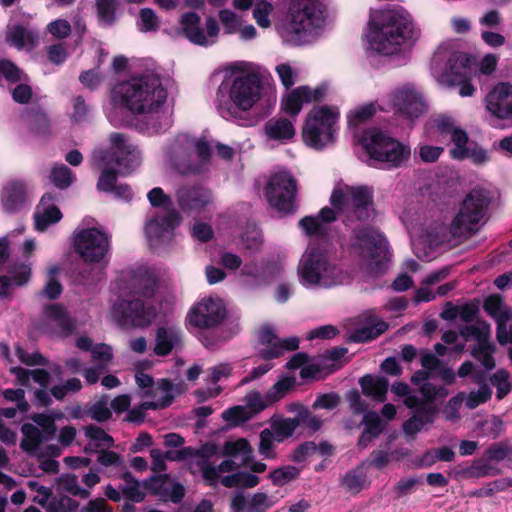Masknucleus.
I'll list each match as a JSON object with an SVG mask.
<instances>
[{
    "instance_id": "obj_1",
    "label": "nucleus",
    "mask_w": 512,
    "mask_h": 512,
    "mask_svg": "<svg viewBox=\"0 0 512 512\" xmlns=\"http://www.w3.org/2000/svg\"><path fill=\"white\" fill-rule=\"evenodd\" d=\"M167 95L155 69L134 75L113 88L112 102L119 107L115 106L108 113V119L114 126L129 125V120L118 116L126 108L140 116L135 123L138 132L147 136L165 133L172 126L171 114L165 108Z\"/></svg>"
},
{
    "instance_id": "obj_2",
    "label": "nucleus",
    "mask_w": 512,
    "mask_h": 512,
    "mask_svg": "<svg viewBox=\"0 0 512 512\" xmlns=\"http://www.w3.org/2000/svg\"><path fill=\"white\" fill-rule=\"evenodd\" d=\"M330 203L332 208L324 207L316 216H306L299 221V227L305 234L324 238L337 216L346 225L366 222L375 216L373 189L365 185L337 184L331 193Z\"/></svg>"
},
{
    "instance_id": "obj_3",
    "label": "nucleus",
    "mask_w": 512,
    "mask_h": 512,
    "mask_svg": "<svg viewBox=\"0 0 512 512\" xmlns=\"http://www.w3.org/2000/svg\"><path fill=\"white\" fill-rule=\"evenodd\" d=\"M110 148L98 149L92 154V164L101 170L97 182L99 191L113 193L118 200L130 201L133 191L127 184H117V175H128L141 164V152L121 133L110 135Z\"/></svg>"
},
{
    "instance_id": "obj_4",
    "label": "nucleus",
    "mask_w": 512,
    "mask_h": 512,
    "mask_svg": "<svg viewBox=\"0 0 512 512\" xmlns=\"http://www.w3.org/2000/svg\"><path fill=\"white\" fill-rule=\"evenodd\" d=\"M262 94L263 84L258 74H227L217 88L214 105L223 119L245 125L243 113L250 111Z\"/></svg>"
},
{
    "instance_id": "obj_5",
    "label": "nucleus",
    "mask_w": 512,
    "mask_h": 512,
    "mask_svg": "<svg viewBox=\"0 0 512 512\" xmlns=\"http://www.w3.org/2000/svg\"><path fill=\"white\" fill-rule=\"evenodd\" d=\"M417 31L412 19L403 8H390L375 12L369 21L366 34L369 48L381 55L398 53L410 45Z\"/></svg>"
},
{
    "instance_id": "obj_6",
    "label": "nucleus",
    "mask_w": 512,
    "mask_h": 512,
    "mask_svg": "<svg viewBox=\"0 0 512 512\" xmlns=\"http://www.w3.org/2000/svg\"><path fill=\"white\" fill-rule=\"evenodd\" d=\"M297 276L299 283L308 290L331 289L352 281L351 273L316 241L309 243L302 254Z\"/></svg>"
},
{
    "instance_id": "obj_7",
    "label": "nucleus",
    "mask_w": 512,
    "mask_h": 512,
    "mask_svg": "<svg viewBox=\"0 0 512 512\" xmlns=\"http://www.w3.org/2000/svg\"><path fill=\"white\" fill-rule=\"evenodd\" d=\"M325 9L318 0H294L279 27L283 41L292 46L314 42L322 33Z\"/></svg>"
},
{
    "instance_id": "obj_8",
    "label": "nucleus",
    "mask_w": 512,
    "mask_h": 512,
    "mask_svg": "<svg viewBox=\"0 0 512 512\" xmlns=\"http://www.w3.org/2000/svg\"><path fill=\"white\" fill-rule=\"evenodd\" d=\"M213 143L205 136L179 133L163 150L165 160L183 175H201L209 170Z\"/></svg>"
},
{
    "instance_id": "obj_9",
    "label": "nucleus",
    "mask_w": 512,
    "mask_h": 512,
    "mask_svg": "<svg viewBox=\"0 0 512 512\" xmlns=\"http://www.w3.org/2000/svg\"><path fill=\"white\" fill-rule=\"evenodd\" d=\"M431 74L441 84L459 86L462 97H470L476 88L471 83V59L454 49L452 43L441 44L431 60Z\"/></svg>"
},
{
    "instance_id": "obj_10",
    "label": "nucleus",
    "mask_w": 512,
    "mask_h": 512,
    "mask_svg": "<svg viewBox=\"0 0 512 512\" xmlns=\"http://www.w3.org/2000/svg\"><path fill=\"white\" fill-rule=\"evenodd\" d=\"M358 142L369 157V165L393 169L405 165L411 155L410 147L377 128H369L363 131L361 136L355 134Z\"/></svg>"
},
{
    "instance_id": "obj_11",
    "label": "nucleus",
    "mask_w": 512,
    "mask_h": 512,
    "mask_svg": "<svg viewBox=\"0 0 512 512\" xmlns=\"http://www.w3.org/2000/svg\"><path fill=\"white\" fill-rule=\"evenodd\" d=\"M339 120L338 107L330 105L314 106L306 115L303 124L302 138L304 143L318 151L332 146L339 134Z\"/></svg>"
},
{
    "instance_id": "obj_12",
    "label": "nucleus",
    "mask_w": 512,
    "mask_h": 512,
    "mask_svg": "<svg viewBox=\"0 0 512 512\" xmlns=\"http://www.w3.org/2000/svg\"><path fill=\"white\" fill-rule=\"evenodd\" d=\"M491 201L492 194L488 189L483 187L472 189L450 224L451 236L461 240L475 234L483 224Z\"/></svg>"
},
{
    "instance_id": "obj_13",
    "label": "nucleus",
    "mask_w": 512,
    "mask_h": 512,
    "mask_svg": "<svg viewBox=\"0 0 512 512\" xmlns=\"http://www.w3.org/2000/svg\"><path fill=\"white\" fill-rule=\"evenodd\" d=\"M438 132L444 138H449L452 147L450 157L454 160H471L475 165H482L489 161L488 152L475 141L469 139L467 132L451 116L441 115L435 121Z\"/></svg>"
},
{
    "instance_id": "obj_14",
    "label": "nucleus",
    "mask_w": 512,
    "mask_h": 512,
    "mask_svg": "<svg viewBox=\"0 0 512 512\" xmlns=\"http://www.w3.org/2000/svg\"><path fill=\"white\" fill-rule=\"evenodd\" d=\"M353 247L369 261V270L372 274L384 272L391 254L388 241L382 232L367 226L356 228Z\"/></svg>"
},
{
    "instance_id": "obj_15",
    "label": "nucleus",
    "mask_w": 512,
    "mask_h": 512,
    "mask_svg": "<svg viewBox=\"0 0 512 512\" xmlns=\"http://www.w3.org/2000/svg\"><path fill=\"white\" fill-rule=\"evenodd\" d=\"M73 248L84 263L105 266L110 258V236L95 227H78L73 234Z\"/></svg>"
},
{
    "instance_id": "obj_16",
    "label": "nucleus",
    "mask_w": 512,
    "mask_h": 512,
    "mask_svg": "<svg viewBox=\"0 0 512 512\" xmlns=\"http://www.w3.org/2000/svg\"><path fill=\"white\" fill-rule=\"evenodd\" d=\"M203 479L210 486L221 483L227 488H253L259 483V478L249 472L237 471L238 465L232 459L223 460L219 465H212L206 459L198 461Z\"/></svg>"
},
{
    "instance_id": "obj_17",
    "label": "nucleus",
    "mask_w": 512,
    "mask_h": 512,
    "mask_svg": "<svg viewBox=\"0 0 512 512\" xmlns=\"http://www.w3.org/2000/svg\"><path fill=\"white\" fill-rule=\"evenodd\" d=\"M296 180L287 171L272 174L264 188L267 202L279 213L290 214L296 210Z\"/></svg>"
},
{
    "instance_id": "obj_18",
    "label": "nucleus",
    "mask_w": 512,
    "mask_h": 512,
    "mask_svg": "<svg viewBox=\"0 0 512 512\" xmlns=\"http://www.w3.org/2000/svg\"><path fill=\"white\" fill-rule=\"evenodd\" d=\"M111 315L124 328L146 327L153 322L157 311L153 305L144 303L139 298H119L112 305Z\"/></svg>"
},
{
    "instance_id": "obj_19",
    "label": "nucleus",
    "mask_w": 512,
    "mask_h": 512,
    "mask_svg": "<svg viewBox=\"0 0 512 512\" xmlns=\"http://www.w3.org/2000/svg\"><path fill=\"white\" fill-rule=\"evenodd\" d=\"M388 108L396 115L414 121L426 111V103L421 92L413 84H404L392 91L387 98Z\"/></svg>"
},
{
    "instance_id": "obj_20",
    "label": "nucleus",
    "mask_w": 512,
    "mask_h": 512,
    "mask_svg": "<svg viewBox=\"0 0 512 512\" xmlns=\"http://www.w3.org/2000/svg\"><path fill=\"white\" fill-rule=\"evenodd\" d=\"M32 420L41 429L32 424H24L21 447L27 452L37 454L41 451L44 442L51 440L56 434L55 417L48 412L37 413L32 416Z\"/></svg>"
},
{
    "instance_id": "obj_21",
    "label": "nucleus",
    "mask_w": 512,
    "mask_h": 512,
    "mask_svg": "<svg viewBox=\"0 0 512 512\" xmlns=\"http://www.w3.org/2000/svg\"><path fill=\"white\" fill-rule=\"evenodd\" d=\"M180 25L185 37L193 44L207 47L217 42L220 28L213 17L206 18L204 30L200 16L195 12H187L181 16Z\"/></svg>"
},
{
    "instance_id": "obj_22",
    "label": "nucleus",
    "mask_w": 512,
    "mask_h": 512,
    "mask_svg": "<svg viewBox=\"0 0 512 512\" xmlns=\"http://www.w3.org/2000/svg\"><path fill=\"white\" fill-rule=\"evenodd\" d=\"M226 316V308L218 297H204L197 302L187 315V322L196 328H212L219 325Z\"/></svg>"
},
{
    "instance_id": "obj_23",
    "label": "nucleus",
    "mask_w": 512,
    "mask_h": 512,
    "mask_svg": "<svg viewBox=\"0 0 512 512\" xmlns=\"http://www.w3.org/2000/svg\"><path fill=\"white\" fill-rule=\"evenodd\" d=\"M460 335L465 340L474 339L476 345L473 348L472 355L476 358L486 370H492L495 367L493 353L495 346L490 342V326L485 322H477L473 325H466L460 329Z\"/></svg>"
},
{
    "instance_id": "obj_24",
    "label": "nucleus",
    "mask_w": 512,
    "mask_h": 512,
    "mask_svg": "<svg viewBox=\"0 0 512 512\" xmlns=\"http://www.w3.org/2000/svg\"><path fill=\"white\" fill-rule=\"evenodd\" d=\"M408 229L413 252L420 260L431 261L437 256L438 248L448 242L446 228L442 225H435L421 234L413 226Z\"/></svg>"
},
{
    "instance_id": "obj_25",
    "label": "nucleus",
    "mask_w": 512,
    "mask_h": 512,
    "mask_svg": "<svg viewBox=\"0 0 512 512\" xmlns=\"http://www.w3.org/2000/svg\"><path fill=\"white\" fill-rule=\"evenodd\" d=\"M157 278L155 274L146 267L124 274L118 284L120 296H142L150 298L156 289Z\"/></svg>"
},
{
    "instance_id": "obj_26",
    "label": "nucleus",
    "mask_w": 512,
    "mask_h": 512,
    "mask_svg": "<svg viewBox=\"0 0 512 512\" xmlns=\"http://www.w3.org/2000/svg\"><path fill=\"white\" fill-rule=\"evenodd\" d=\"M39 329L51 336L66 337L73 333L75 322L63 305L53 303L44 307Z\"/></svg>"
},
{
    "instance_id": "obj_27",
    "label": "nucleus",
    "mask_w": 512,
    "mask_h": 512,
    "mask_svg": "<svg viewBox=\"0 0 512 512\" xmlns=\"http://www.w3.org/2000/svg\"><path fill=\"white\" fill-rule=\"evenodd\" d=\"M178 223L176 212L155 214L149 218L145 224V234L150 246L158 248L168 244L174 236V229Z\"/></svg>"
},
{
    "instance_id": "obj_28",
    "label": "nucleus",
    "mask_w": 512,
    "mask_h": 512,
    "mask_svg": "<svg viewBox=\"0 0 512 512\" xmlns=\"http://www.w3.org/2000/svg\"><path fill=\"white\" fill-rule=\"evenodd\" d=\"M259 341L263 346L259 350V355L266 361L277 358L287 351H293L299 346V339L297 337L292 336L280 339L270 326H264L260 330Z\"/></svg>"
},
{
    "instance_id": "obj_29",
    "label": "nucleus",
    "mask_w": 512,
    "mask_h": 512,
    "mask_svg": "<svg viewBox=\"0 0 512 512\" xmlns=\"http://www.w3.org/2000/svg\"><path fill=\"white\" fill-rule=\"evenodd\" d=\"M327 85L321 84L314 89L309 86H299L282 99V109L292 116L298 115L304 104L319 101L325 97Z\"/></svg>"
},
{
    "instance_id": "obj_30",
    "label": "nucleus",
    "mask_w": 512,
    "mask_h": 512,
    "mask_svg": "<svg viewBox=\"0 0 512 512\" xmlns=\"http://www.w3.org/2000/svg\"><path fill=\"white\" fill-rule=\"evenodd\" d=\"M488 112L499 119H512V85L500 83L485 98Z\"/></svg>"
},
{
    "instance_id": "obj_31",
    "label": "nucleus",
    "mask_w": 512,
    "mask_h": 512,
    "mask_svg": "<svg viewBox=\"0 0 512 512\" xmlns=\"http://www.w3.org/2000/svg\"><path fill=\"white\" fill-rule=\"evenodd\" d=\"M11 372L16 376L17 381L21 386H29L31 380L38 383L42 388L35 391L34 394L36 400L43 406L51 404V391L49 392L45 389L50 379V375L46 370H26L20 367H12Z\"/></svg>"
},
{
    "instance_id": "obj_32",
    "label": "nucleus",
    "mask_w": 512,
    "mask_h": 512,
    "mask_svg": "<svg viewBox=\"0 0 512 512\" xmlns=\"http://www.w3.org/2000/svg\"><path fill=\"white\" fill-rule=\"evenodd\" d=\"M176 197L184 212L198 211L212 201L211 191L203 186H182L177 190Z\"/></svg>"
},
{
    "instance_id": "obj_33",
    "label": "nucleus",
    "mask_w": 512,
    "mask_h": 512,
    "mask_svg": "<svg viewBox=\"0 0 512 512\" xmlns=\"http://www.w3.org/2000/svg\"><path fill=\"white\" fill-rule=\"evenodd\" d=\"M56 196L49 192L42 196L34 213V226L39 232H44L50 225L59 222L62 213L55 204Z\"/></svg>"
},
{
    "instance_id": "obj_34",
    "label": "nucleus",
    "mask_w": 512,
    "mask_h": 512,
    "mask_svg": "<svg viewBox=\"0 0 512 512\" xmlns=\"http://www.w3.org/2000/svg\"><path fill=\"white\" fill-rule=\"evenodd\" d=\"M275 504L272 497L258 492L250 497H246L243 492L234 494L231 500L232 512H264Z\"/></svg>"
},
{
    "instance_id": "obj_35",
    "label": "nucleus",
    "mask_w": 512,
    "mask_h": 512,
    "mask_svg": "<svg viewBox=\"0 0 512 512\" xmlns=\"http://www.w3.org/2000/svg\"><path fill=\"white\" fill-rule=\"evenodd\" d=\"M5 40L17 49H31L38 42L39 34L29 24L9 23L6 29Z\"/></svg>"
},
{
    "instance_id": "obj_36",
    "label": "nucleus",
    "mask_w": 512,
    "mask_h": 512,
    "mask_svg": "<svg viewBox=\"0 0 512 512\" xmlns=\"http://www.w3.org/2000/svg\"><path fill=\"white\" fill-rule=\"evenodd\" d=\"M27 196L26 185L22 180L8 181L1 192L2 208L7 213L19 211L25 204Z\"/></svg>"
},
{
    "instance_id": "obj_37",
    "label": "nucleus",
    "mask_w": 512,
    "mask_h": 512,
    "mask_svg": "<svg viewBox=\"0 0 512 512\" xmlns=\"http://www.w3.org/2000/svg\"><path fill=\"white\" fill-rule=\"evenodd\" d=\"M182 390V384H173L167 379H161L146 398L150 402L147 406L152 407V410L166 408L172 404L175 395L180 394Z\"/></svg>"
},
{
    "instance_id": "obj_38",
    "label": "nucleus",
    "mask_w": 512,
    "mask_h": 512,
    "mask_svg": "<svg viewBox=\"0 0 512 512\" xmlns=\"http://www.w3.org/2000/svg\"><path fill=\"white\" fill-rule=\"evenodd\" d=\"M429 371L424 368L416 371L411 376V382L414 385L420 386L419 392L422 395V401L427 403H434L435 401L444 399L448 395V390L443 385H435L427 380L433 378Z\"/></svg>"
},
{
    "instance_id": "obj_39",
    "label": "nucleus",
    "mask_w": 512,
    "mask_h": 512,
    "mask_svg": "<svg viewBox=\"0 0 512 512\" xmlns=\"http://www.w3.org/2000/svg\"><path fill=\"white\" fill-rule=\"evenodd\" d=\"M415 409L413 415L403 423V432L407 436H415L425 425L433 423L437 413L433 403L425 401H421Z\"/></svg>"
},
{
    "instance_id": "obj_40",
    "label": "nucleus",
    "mask_w": 512,
    "mask_h": 512,
    "mask_svg": "<svg viewBox=\"0 0 512 512\" xmlns=\"http://www.w3.org/2000/svg\"><path fill=\"white\" fill-rule=\"evenodd\" d=\"M182 345V331L178 326L159 327L156 334L154 351L157 355L165 356Z\"/></svg>"
},
{
    "instance_id": "obj_41",
    "label": "nucleus",
    "mask_w": 512,
    "mask_h": 512,
    "mask_svg": "<svg viewBox=\"0 0 512 512\" xmlns=\"http://www.w3.org/2000/svg\"><path fill=\"white\" fill-rule=\"evenodd\" d=\"M84 435L87 439L84 449L86 453H97L114 446L113 437L96 425L90 424L84 427Z\"/></svg>"
},
{
    "instance_id": "obj_42",
    "label": "nucleus",
    "mask_w": 512,
    "mask_h": 512,
    "mask_svg": "<svg viewBox=\"0 0 512 512\" xmlns=\"http://www.w3.org/2000/svg\"><path fill=\"white\" fill-rule=\"evenodd\" d=\"M264 133L268 140L284 143L294 137L295 128L286 118H272L265 123Z\"/></svg>"
},
{
    "instance_id": "obj_43",
    "label": "nucleus",
    "mask_w": 512,
    "mask_h": 512,
    "mask_svg": "<svg viewBox=\"0 0 512 512\" xmlns=\"http://www.w3.org/2000/svg\"><path fill=\"white\" fill-rule=\"evenodd\" d=\"M76 345L81 350L91 351L92 360L100 370H105L108 363L113 358L112 348L109 345L103 343L93 345L91 339L88 337H80Z\"/></svg>"
},
{
    "instance_id": "obj_44",
    "label": "nucleus",
    "mask_w": 512,
    "mask_h": 512,
    "mask_svg": "<svg viewBox=\"0 0 512 512\" xmlns=\"http://www.w3.org/2000/svg\"><path fill=\"white\" fill-rule=\"evenodd\" d=\"M9 273L11 277L0 276V296H7L12 286H22L29 281L31 275V267L28 263L13 265Z\"/></svg>"
},
{
    "instance_id": "obj_45",
    "label": "nucleus",
    "mask_w": 512,
    "mask_h": 512,
    "mask_svg": "<svg viewBox=\"0 0 512 512\" xmlns=\"http://www.w3.org/2000/svg\"><path fill=\"white\" fill-rule=\"evenodd\" d=\"M365 396L376 402H384L389 387L388 380L384 377L366 375L359 381Z\"/></svg>"
},
{
    "instance_id": "obj_46",
    "label": "nucleus",
    "mask_w": 512,
    "mask_h": 512,
    "mask_svg": "<svg viewBox=\"0 0 512 512\" xmlns=\"http://www.w3.org/2000/svg\"><path fill=\"white\" fill-rule=\"evenodd\" d=\"M362 424L364 425V430L359 438L358 445L361 448H366L373 439L382 433L385 425L379 414L374 411H367L364 414Z\"/></svg>"
},
{
    "instance_id": "obj_47",
    "label": "nucleus",
    "mask_w": 512,
    "mask_h": 512,
    "mask_svg": "<svg viewBox=\"0 0 512 512\" xmlns=\"http://www.w3.org/2000/svg\"><path fill=\"white\" fill-rule=\"evenodd\" d=\"M223 453L228 457L238 459L240 464L244 466H247L253 458V449L244 438L226 442Z\"/></svg>"
},
{
    "instance_id": "obj_48",
    "label": "nucleus",
    "mask_w": 512,
    "mask_h": 512,
    "mask_svg": "<svg viewBox=\"0 0 512 512\" xmlns=\"http://www.w3.org/2000/svg\"><path fill=\"white\" fill-rule=\"evenodd\" d=\"M282 268L283 261L278 258L272 263L265 262L262 266L256 263L245 264L241 269V274L255 279H266L269 276L278 274Z\"/></svg>"
},
{
    "instance_id": "obj_49",
    "label": "nucleus",
    "mask_w": 512,
    "mask_h": 512,
    "mask_svg": "<svg viewBox=\"0 0 512 512\" xmlns=\"http://www.w3.org/2000/svg\"><path fill=\"white\" fill-rule=\"evenodd\" d=\"M484 310L496 322L512 320V308L505 305L498 295H490L484 301Z\"/></svg>"
},
{
    "instance_id": "obj_50",
    "label": "nucleus",
    "mask_w": 512,
    "mask_h": 512,
    "mask_svg": "<svg viewBox=\"0 0 512 512\" xmlns=\"http://www.w3.org/2000/svg\"><path fill=\"white\" fill-rule=\"evenodd\" d=\"M152 481L158 489L163 490L162 496L165 497L166 500L177 503L184 497L183 485L169 480L167 476H158L152 478Z\"/></svg>"
},
{
    "instance_id": "obj_51",
    "label": "nucleus",
    "mask_w": 512,
    "mask_h": 512,
    "mask_svg": "<svg viewBox=\"0 0 512 512\" xmlns=\"http://www.w3.org/2000/svg\"><path fill=\"white\" fill-rule=\"evenodd\" d=\"M123 484L120 485L119 489L122 495L135 503H139L145 498V491L141 487L139 481L135 479L130 472H124L122 474Z\"/></svg>"
},
{
    "instance_id": "obj_52",
    "label": "nucleus",
    "mask_w": 512,
    "mask_h": 512,
    "mask_svg": "<svg viewBox=\"0 0 512 512\" xmlns=\"http://www.w3.org/2000/svg\"><path fill=\"white\" fill-rule=\"evenodd\" d=\"M299 426L297 418H278L273 419L271 431L276 437V441L281 442L290 437Z\"/></svg>"
},
{
    "instance_id": "obj_53",
    "label": "nucleus",
    "mask_w": 512,
    "mask_h": 512,
    "mask_svg": "<svg viewBox=\"0 0 512 512\" xmlns=\"http://www.w3.org/2000/svg\"><path fill=\"white\" fill-rule=\"evenodd\" d=\"M376 112V106L373 103H368L356 107L351 110L348 115V125L352 129H357L360 125L370 120Z\"/></svg>"
},
{
    "instance_id": "obj_54",
    "label": "nucleus",
    "mask_w": 512,
    "mask_h": 512,
    "mask_svg": "<svg viewBox=\"0 0 512 512\" xmlns=\"http://www.w3.org/2000/svg\"><path fill=\"white\" fill-rule=\"evenodd\" d=\"M50 181L59 189L69 187L75 180V175L65 164H55L49 174Z\"/></svg>"
},
{
    "instance_id": "obj_55",
    "label": "nucleus",
    "mask_w": 512,
    "mask_h": 512,
    "mask_svg": "<svg viewBox=\"0 0 512 512\" xmlns=\"http://www.w3.org/2000/svg\"><path fill=\"white\" fill-rule=\"evenodd\" d=\"M252 417L253 413H250L249 409L243 405L230 407L222 413V419L230 426H238L247 422Z\"/></svg>"
},
{
    "instance_id": "obj_56",
    "label": "nucleus",
    "mask_w": 512,
    "mask_h": 512,
    "mask_svg": "<svg viewBox=\"0 0 512 512\" xmlns=\"http://www.w3.org/2000/svg\"><path fill=\"white\" fill-rule=\"evenodd\" d=\"M147 197L153 207L160 209L157 214L176 212L173 208V202L171 198L166 195L160 187L153 188L147 194Z\"/></svg>"
},
{
    "instance_id": "obj_57",
    "label": "nucleus",
    "mask_w": 512,
    "mask_h": 512,
    "mask_svg": "<svg viewBox=\"0 0 512 512\" xmlns=\"http://www.w3.org/2000/svg\"><path fill=\"white\" fill-rule=\"evenodd\" d=\"M274 10V6L267 0H256L253 7V18L261 28H269L271 26L270 15Z\"/></svg>"
},
{
    "instance_id": "obj_58",
    "label": "nucleus",
    "mask_w": 512,
    "mask_h": 512,
    "mask_svg": "<svg viewBox=\"0 0 512 512\" xmlns=\"http://www.w3.org/2000/svg\"><path fill=\"white\" fill-rule=\"evenodd\" d=\"M387 328L388 324L385 321L378 320L373 325H366L356 330L354 334V340L358 342H366L372 340L384 333Z\"/></svg>"
},
{
    "instance_id": "obj_59",
    "label": "nucleus",
    "mask_w": 512,
    "mask_h": 512,
    "mask_svg": "<svg viewBox=\"0 0 512 512\" xmlns=\"http://www.w3.org/2000/svg\"><path fill=\"white\" fill-rule=\"evenodd\" d=\"M294 384L295 380L289 377L283 378L275 383L265 394L270 406L284 398Z\"/></svg>"
},
{
    "instance_id": "obj_60",
    "label": "nucleus",
    "mask_w": 512,
    "mask_h": 512,
    "mask_svg": "<svg viewBox=\"0 0 512 512\" xmlns=\"http://www.w3.org/2000/svg\"><path fill=\"white\" fill-rule=\"evenodd\" d=\"M500 471L497 467L491 464V461L486 457L475 461L471 466L466 469V474L470 477L481 478L487 476H495Z\"/></svg>"
},
{
    "instance_id": "obj_61",
    "label": "nucleus",
    "mask_w": 512,
    "mask_h": 512,
    "mask_svg": "<svg viewBox=\"0 0 512 512\" xmlns=\"http://www.w3.org/2000/svg\"><path fill=\"white\" fill-rule=\"evenodd\" d=\"M88 415L98 422L108 420L112 413L109 396L104 395L88 409Z\"/></svg>"
},
{
    "instance_id": "obj_62",
    "label": "nucleus",
    "mask_w": 512,
    "mask_h": 512,
    "mask_svg": "<svg viewBox=\"0 0 512 512\" xmlns=\"http://www.w3.org/2000/svg\"><path fill=\"white\" fill-rule=\"evenodd\" d=\"M391 392L399 397H404L403 403L409 409L418 407L422 401L419 396L411 393L410 387L405 382H395L391 386Z\"/></svg>"
},
{
    "instance_id": "obj_63",
    "label": "nucleus",
    "mask_w": 512,
    "mask_h": 512,
    "mask_svg": "<svg viewBox=\"0 0 512 512\" xmlns=\"http://www.w3.org/2000/svg\"><path fill=\"white\" fill-rule=\"evenodd\" d=\"M492 390L489 385L484 381L479 384V388L476 391H471L467 396L465 395V403L469 409H474L478 405L485 403L491 398Z\"/></svg>"
},
{
    "instance_id": "obj_64",
    "label": "nucleus",
    "mask_w": 512,
    "mask_h": 512,
    "mask_svg": "<svg viewBox=\"0 0 512 512\" xmlns=\"http://www.w3.org/2000/svg\"><path fill=\"white\" fill-rule=\"evenodd\" d=\"M485 457L490 461H502L507 459L512 463V446L508 443H496L485 452Z\"/></svg>"
}]
</instances>
